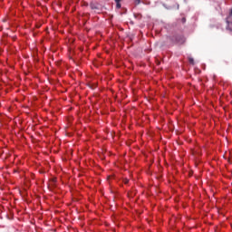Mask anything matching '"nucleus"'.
Instances as JSON below:
<instances>
[{"instance_id": "nucleus-1", "label": "nucleus", "mask_w": 232, "mask_h": 232, "mask_svg": "<svg viewBox=\"0 0 232 232\" xmlns=\"http://www.w3.org/2000/svg\"><path fill=\"white\" fill-rule=\"evenodd\" d=\"M180 39H182L180 36H173L172 38H169L170 41H175L176 43H180Z\"/></svg>"}, {"instance_id": "nucleus-2", "label": "nucleus", "mask_w": 232, "mask_h": 232, "mask_svg": "<svg viewBox=\"0 0 232 232\" xmlns=\"http://www.w3.org/2000/svg\"><path fill=\"white\" fill-rule=\"evenodd\" d=\"M188 63H189L190 64H195V60H194L193 58H189V59H188Z\"/></svg>"}, {"instance_id": "nucleus-3", "label": "nucleus", "mask_w": 232, "mask_h": 232, "mask_svg": "<svg viewBox=\"0 0 232 232\" xmlns=\"http://www.w3.org/2000/svg\"><path fill=\"white\" fill-rule=\"evenodd\" d=\"M116 8H121V2L116 3Z\"/></svg>"}, {"instance_id": "nucleus-4", "label": "nucleus", "mask_w": 232, "mask_h": 232, "mask_svg": "<svg viewBox=\"0 0 232 232\" xmlns=\"http://www.w3.org/2000/svg\"><path fill=\"white\" fill-rule=\"evenodd\" d=\"M123 182H124V184H128V182H130V180L128 179H123Z\"/></svg>"}, {"instance_id": "nucleus-5", "label": "nucleus", "mask_w": 232, "mask_h": 232, "mask_svg": "<svg viewBox=\"0 0 232 232\" xmlns=\"http://www.w3.org/2000/svg\"><path fill=\"white\" fill-rule=\"evenodd\" d=\"M137 2V5H140V0H135Z\"/></svg>"}, {"instance_id": "nucleus-6", "label": "nucleus", "mask_w": 232, "mask_h": 232, "mask_svg": "<svg viewBox=\"0 0 232 232\" xmlns=\"http://www.w3.org/2000/svg\"><path fill=\"white\" fill-rule=\"evenodd\" d=\"M115 1V3H121V1H122V0H114Z\"/></svg>"}, {"instance_id": "nucleus-7", "label": "nucleus", "mask_w": 232, "mask_h": 232, "mask_svg": "<svg viewBox=\"0 0 232 232\" xmlns=\"http://www.w3.org/2000/svg\"><path fill=\"white\" fill-rule=\"evenodd\" d=\"M230 15H232V9H231V11H230Z\"/></svg>"}]
</instances>
